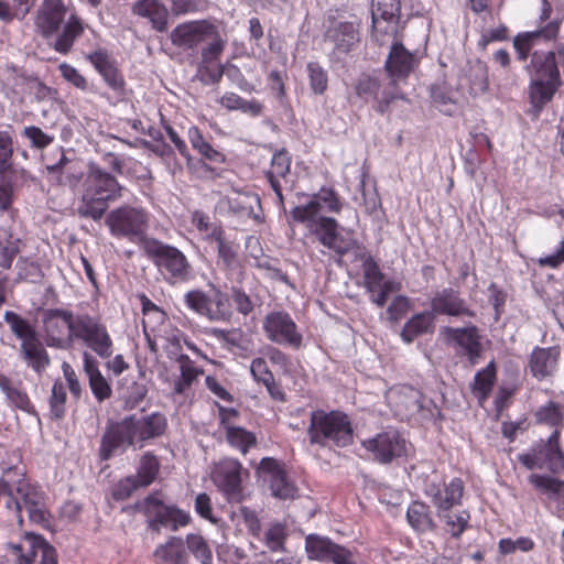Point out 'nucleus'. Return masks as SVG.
<instances>
[{"mask_svg":"<svg viewBox=\"0 0 564 564\" xmlns=\"http://www.w3.org/2000/svg\"><path fill=\"white\" fill-rule=\"evenodd\" d=\"M45 343L48 347L67 349L75 340H82L100 358L112 355V339L98 317L73 314L70 311L50 308L43 314Z\"/></svg>","mask_w":564,"mask_h":564,"instance_id":"obj_1","label":"nucleus"},{"mask_svg":"<svg viewBox=\"0 0 564 564\" xmlns=\"http://www.w3.org/2000/svg\"><path fill=\"white\" fill-rule=\"evenodd\" d=\"M123 187L110 173L102 171L95 164H90L86 174L83 193L76 208L82 218L100 220L109 203L122 196Z\"/></svg>","mask_w":564,"mask_h":564,"instance_id":"obj_2","label":"nucleus"},{"mask_svg":"<svg viewBox=\"0 0 564 564\" xmlns=\"http://www.w3.org/2000/svg\"><path fill=\"white\" fill-rule=\"evenodd\" d=\"M289 225L292 223L304 224L310 234L315 235L318 241L339 256L358 247V241L351 230L344 234L338 231V223L335 218L323 215L305 214L302 209H292Z\"/></svg>","mask_w":564,"mask_h":564,"instance_id":"obj_3","label":"nucleus"},{"mask_svg":"<svg viewBox=\"0 0 564 564\" xmlns=\"http://www.w3.org/2000/svg\"><path fill=\"white\" fill-rule=\"evenodd\" d=\"M307 435L312 445L345 447L352 441V427L348 416L339 411H313Z\"/></svg>","mask_w":564,"mask_h":564,"instance_id":"obj_4","label":"nucleus"},{"mask_svg":"<svg viewBox=\"0 0 564 564\" xmlns=\"http://www.w3.org/2000/svg\"><path fill=\"white\" fill-rule=\"evenodd\" d=\"M463 492L464 484L460 478L452 479L444 488L434 482H429L425 487L426 496L432 499L438 517L444 519L446 530L454 538H458L464 532L469 520L467 511L452 512V508L460 503Z\"/></svg>","mask_w":564,"mask_h":564,"instance_id":"obj_5","label":"nucleus"},{"mask_svg":"<svg viewBox=\"0 0 564 564\" xmlns=\"http://www.w3.org/2000/svg\"><path fill=\"white\" fill-rule=\"evenodd\" d=\"M14 509L18 522L22 524L21 512L26 511L30 521L42 524L47 521L43 497L25 479L0 480V503Z\"/></svg>","mask_w":564,"mask_h":564,"instance_id":"obj_6","label":"nucleus"},{"mask_svg":"<svg viewBox=\"0 0 564 564\" xmlns=\"http://www.w3.org/2000/svg\"><path fill=\"white\" fill-rule=\"evenodd\" d=\"M4 321L13 335L20 339V354L36 373L41 375L51 364V358L42 344L36 328L15 312L7 311Z\"/></svg>","mask_w":564,"mask_h":564,"instance_id":"obj_7","label":"nucleus"},{"mask_svg":"<svg viewBox=\"0 0 564 564\" xmlns=\"http://www.w3.org/2000/svg\"><path fill=\"white\" fill-rule=\"evenodd\" d=\"M145 253L167 283H185L192 279L193 267L176 247L153 240L145 246Z\"/></svg>","mask_w":564,"mask_h":564,"instance_id":"obj_8","label":"nucleus"},{"mask_svg":"<svg viewBox=\"0 0 564 564\" xmlns=\"http://www.w3.org/2000/svg\"><path fill=\"white\" fill-rule=\"evenodd\" d=\"M184 301L189 310L212 322H228L231 318L229 296L214 285L209 294L202 290L188 291Z\"/></svg>","mask_w":564,"mask_h":564,"instance_id":"obj_9","label":"nucleus"},{"mask_svg":"<svg viewBox=\"0 0 564 564\" xmlns=\"http://www.w3.org/2000/svg\"><path fill=\"white\" fill-rule=\"evenodd\" d=\"M130 447L138 449L129 415L119 421L109 420L100 438L99 458L104 462L109 460L115 455L126 453Z\"/></svg>","mask_w":564,"mask_h":564,"instance_id":"obj_10","label":"nucleus"},{"mask_svg":"<svg viewBox=\"0 0 564 564\" xmlns=\"http://www.w3.org/2000/svg\"><path fill=\"white\" fill-rule=\"evenodd\" d=\"M149 518V527L159 532L161 527L177 531L189 522V516L174 506L165 505L158 494L149 495L138 505Z\"/></svg>","mask_w":564,"mask_h":564,"instance_id":"obj_11","label":"nucleus"},{"mask_svg":"<svg viewBox=\"0 0 564 564\" xmlns=\"http://www.w3.org/2000/svg\"><path fill=\"white\" fill-rule=\"evenodd\" d=\"M148 215L142 208L123 205L112 209L106 217L111 235L134 240L143 235Z\"/></svg>","mask_w":564,"mask_h":564,"instance_id":"obj_12","label":"nucleus"},{"mask_svg":"<svg viewBox=\"0 0 564 564\" xmlns=\"http://www.w3.org/2000/svg\"><path fill=\"white\" fill-rule=\"evenodd\" d=\"M560 431L555 429L544 444L519 456V462L528 469L547 468L553 473L564 471V454L558 443Z\"/></svg>","mask_w":564,"mask_h":564,"instance_id":"obj_13","label":"nucleus"},{"mask_svg":"<svg viewBox=\"0 0 564 564\" xmlns=\"http://www.w3.org/2000/svg\"><path fill=\"white\" fill-rule=\"evenodd\" d=\"M364 448L380 464H389L406 454V441L393 429H389L362 442Z\"/></svg>","mask_w":564,"mask_h":564,"instance_id":"obj_14","label":"nucleus"},{"mask_svg":"<svg viewBox=\"0 0 564 564\" xmlns=\"http://www.w3.org/2000/svg\"><path fill=\"white\" fill-rule=\"evenodd\" d=\"M305 551L308 560L328 561L334 564H358L349 549L333 542L327 536L310 534L305 539Z\"/></svg>","mask_w":564,"mask_h":564,"instance_id":"obj_15","label":"nucleus"},{"mask_svg":"<svg viewBox=\"0 0 564 564\" xmlns=\"http://www.w3.org/2000/svg\"><path fill=\"white\" fill-rule=\"evenodd\" d=\"M263 329L268 339L279 345L299 348L302 345V334L291 316L285 312H273L267 315Z\"/></svg>","mask_w":564,"mask_h":564,"instance_id":"obj_16","label":"nucleus"},{"mask_svg":"<svg viewBox=\"0 0 564 564\" xmlns=\"http://www.w3.org/2000/svg\"><path fill=\"white\" fill-rule=\"evenodd\" d=\"M242 465L234 458H225L215 464L212 470L214 484L230 501H238L241 496Z\"/></svg>","mask_w":564,"mask_h":564,"instance_id":"obj_17","label":"nucleus"},{"mask_svg":"<svg viewBox=\"0 0 564 564\" xmlns=\"http://www.w3.org/2000/svg\"><path fill=\"white\" fill-rule=\"evenodd\" d=\"M417 66V59L402 43L391 45L384 67L388 73L389 86L399 89V83L405 82Z\"/></svg>","mask_w":564,"mask_h":564,"instance_id":"obj_18","label":"nucleus"},{"mask_svg":"<svg viewBox=\"0 0 564 564\" xmlns=\"http://www.w3.org/2000/svg\"><path fill=\"white\" fill-rule=\"evenodd\" d=\"M355 89L359 97L375 99L377 101L376 110L379 113L387 112L393 100L404 98L399 89L389 86V80L382 85L377 78L370 76L359 78Z\"/></svg>","mask_w":564,"mask_h":564,"instance_id":"obj_19","label":"nucleus"},{"mask_svg":"<svg viewBox=\"0 0 564 564\" xmlns=\"http://www.w3.org/2000/svg\"><path fill=\"white\" fill-rule=\"evenodd\" d=\"M214 23L207 20H196L178 24L171 32V41L174 45L193 50L207 42V36L213 34Z\"/></svg>","mask_w":564,"mask_h":564,"instance_id":"obj_20","label":"nucleus"},{"mask_svg":"<svg viewBox=\"0 0 564 564\" xmlns=\"http://www.w3.org/2000/svg\"><path fill=\"white\" fill-rule=\"evenodd\" d=\"M561 20H551L545 25L528 32L518 33L513 39V47L519 61H525L531 50L541 42L555 40L560 31Z\"/></svg>","mask_w":564,"mask_h":564,"instance_id":"obj_21","label":"nucleus"},{"mask_svg":"<svg viewBox=\"0 0 564 564\" xmlns=\"http://www.w3.org/2000/svg\"><path fill=\"white\" fill-rule=\"evenodd\" d=\"M441 336L444 338L446 344L462 348L464 354L468 356L473 364H475L480 357L481 345L476 326L462 328L445 326L441 328Z\"/></svg>","mask_w":564,"mask_h":564,"instance_id":"obj_22","label":"nucleus"},{"mask_svg":"<svg viewBox=\"0 0 564 564\" xmlns=\"http://www.w3.org/2000/svg\"><path fill=\"white\" fill-rule=\"evenodd\" d=\"M129 417L134 431L138 449L143 448L148 442L161 437L167 429L165 415L159 412L140 417L132 414Z\"/></svg>","mask_w":564,"mask_h":564,"instance_id":"obj_23","label":"nucleus"},{"mask_svg":"<svg viewBox=\"0 0 564 564\" xmlns=\"http://www.w3.org/2000/svg\"><path fill=\"white\" fill-rule=\"evenodd\" d=\"M431 313L433 316L436 314L448 316H469L475 314L468 307L466 301L460 297L459 292L452 288H446L437 291L431 299Z\"/></svg>","mask_w":564,"mask_h":564,"instance_id":"obj_24","label":"nucleus"},{"mask_svg":"<svg viewBox=\"0 0 564 564\" xmlns=\"http://www.w3.org/2000/svg\"><path fill=\"white\" fill-rule=\"evenodd\" d=\"M66 7L62 0H44L37 11L35 26L45 37L56 33L65 20Z\"/></svg>","mask_w":564,"mask_h":564,"instance_id":"obj_25","label":"nucleus"},{"mask_svg":"<svg viewBox=\"0 0 564 564\" xmlns=\"http://www.w3.org/2000/svg\"><path fill=\"white\" fill-rule=\"evenodd\" d=\"M262 473L267 475L265 480L270 485L271 492L280 499L293 498L295 487L288 480L285 471L280 467L278 460L265 457L260 463Z\"/></svg>","mask_w":564,"mask_h":564,"instance_id":"obj_26","label":"nucleus"},{"mask_svg":"<svg viewBox=\"0 0 564 564\" xmlns=\"http://www.w3.org/2000/svg\"><path fill=\"white\" fill-rule=\"evenodd\" d=\"M325 40L333 43L339 53H347L359 41V36L354 22L330 20Z\"/></svg>","mask_w":564,"mask_h":564,"instance_id":"obj_27","label":"nucleus"},{"mask_svg":"<svg viewBox=\"0 0 564 564\" xmlns=\"http://www.w3.org/2000/svg\"><path fill=\"white\" fill-rule=\"evenodd\" d=\"M389 399L395 413L402 419L419 413L423 408L422 393L412 387L403 386L391 391Z\"/></svg>","mask_w":564,"mask_h":564,"instance_id":"obj_28","label":"nucleus"},{"mask_svg":"<svg viewBox=\"0 0 564 564\" xmlns=\"http://www.w3.org/2000/svg\"><path fill=\"white\" fill-rule=\"evenodd\" d=\"M560 57L553 52L532 54L531 63L528 66L531 78L541 80H553L561 83L558 70Z\"/></svg>","mask_w":564,"mask_h":564,"instance_id":"obj_29","label":"nucleus"},{"mask_svg":"<svg viewBox=\"0 0 564 564\" xmlns=\"http://www.w3.org/2000/svg\"><path fill=\"white\" fill-rule=\"evenodd\" d=\"M560 349L557 347L535 348L530 357L531 373L541 380L551 376L557 366Z\"/></svg>","mask_w":564,"mask_h":564,"instance_id":"obj_30","label":"nucleus"},{"mask_svg":"<svg viewBox=\"0 0 564 564\" xmlns=\"http://www.w3.org/2000/svg\"><path fill=\"white\" fill-rule=\"evenodd\" d=\"M158 564H187L188 553L185 542L180 536H170L164 543L159 544L153 552Z\"/></svg>","mask_w":564,"mask_h":564,"instance_id":"obj_31","label":"nucleus"},{"mask_svg":"<svg viewBox=\"0 0 564 564\" xmlns=\"http://www.w3.org/2000/svg\"><path fill=\"white\" fill-rule=\"evenodd\" d=\"M84 369L89 379V387L95 398L102 402L111 395V387L100 373L97 360L89 354L84 352Z\"/></svg>","mask_w":564,"mask_h":564,"instance_id":"obj_32","label":"nucleus"},{"mask_svg":"<svg viewBox=\"0 0 564 564\" xmlns=\"http://www.w3.org/2000/svg\"><path fill=\"white\" fill-rule=\"evenodd\" d=\"M340 208L341 204L336 193L332 188H321L307 204L295 206L293 209H302L307 215H321L324 209L328 213H339Z\"/></svg>","mask_w":564,"mask_h":564,"instance_id":"obj_33","label":"nucleus"},{"mask_svg":"<svg viewBox=\"0 0 564 564\" xmlns=\"http://www.w3.org/2000/svg\"><path fill=\"white\" fill-rule=\"evenodd\" d=\"M177 361L180 364L181 375L174 381L171 393L173 395H184L198 377L203 375V369L196 367L187 355H180Z\"/></svg>","mask_w":564,"mask_h":564,"instance_id":"obj_34","label":"nucleus"},{"mask_svg":"<svg viewBox=\"0 0 564 564\" xmlns=\"http://www.w3.org/2000/svg\"><path fill=\"white\" fill-rule=\"evenodd\" d=\"M434 316L431 312H422L412 316L401 330V338L406 344H411L416 337L433 333Z\"/></svg>","mask_w":564,"mask_h":564,"instance_id":"obj_35","label":"nucleus"},{"mask_svg":"<svg viewBox=\"0 0 564 564\" xmlns=\"http://www.w3.org/2000/svg\"><path fill=\"white\" fill-rule=\"evenodd\" d=\"M83 32L84 25L82 20L76 14H72L63 26L62 32L56 37L54 50L58 53L67 54L72 50L74 42Z\"/></svg>","mask_w":564,"mask_h":564,"instance_id":"obj_36","label":"nucleus"},{"mask_svg":"<svg viewBox=\"0 0 564 564\" xmlns=\"http://www.w3.org/2000/svg\"><path fill=\"white\" fill-rule=\"evenodd\" d=\"M465 78L468 82L470 94L477 96L485 93L489 86L487 65L480 59L469 62Z\"/></svg>","mask_w":564,"mask_h":564,"instance_id":"obj_37","label":"nucleus"},{"mask_svg":"<svg viewBox=\"0 0 564 564\" xmlns=\"http://www.w3.org/2000/svg\"><path fill=\"white\" fill-rule=\"evenodd\" d=\"M13 551L19 557V564H31L37 557L41 558L39 564H57L55 549L46 543H42L37 546H30L26 554H20L22 552L21 545H14Z\"/></svg>","mask_w":564,"mask_h":564,"instance_id":"obj_38","label":"nucleus"},{"mask_svg":"<svg viewBox=\"0 0 564 564\" xmlns=\"http://www.w3.org/2000/svg\"><path fill=\"white\" fill-rule=\"evenodd\" d=\"M406 519L410 525L417 532H427L435 528L429 506L414 501L406 511Z\"/></svg>","mask_w":564,"mask_h":564,"instance_id":"obj_39","label":"nucleus"},{"mask_svg":"<svg viewBox=\"0 0 564 564\" xmlns=\"http://www.w3.org/2000/svg\"><path fill=\"white\" fill-rule=\"evenodd\" d=\"M400 10V0H372V22L381 29L386 21H399Z\"/></svg>","mask_w":564,"mask_h":564,"instance_id":"obj_40","label":"nucleus"},{"mask_svg":"<svg viewBox=\"0 0 564 564\" xmlns=\"http://www.w3.org/2000/svg\"><path fill=\"white\" fill-rule=\"evenodd\" d=\"M561 86V83L553 80H541L531 78L530 85V99L532 105L535 108L541 109L545 104H547L557 88Z\"/></svg>","mask_w":564,"mask_h":564,"instance_id":"obj_41","label":"nucleus"},{"mask_svg":"<svg viewBox=\"0 0 564 564\" xmlns=\"http://www.w3.org/2000/svg\"><path fill=\"white\" fill-rule=\"evenodd\" d=\"M225 435L227 442L242 454L257 443L254 434L240 426L226 425Z\"/></svg>","mask_w":564,"mask_h":564,"instance_id":"obj_42","label":"nucleus"},{"mask_svg":"<svg viewBox=\"0 0 564 564\" xmlns=\"http://www.w3.org/2000/svg\"><path fill=\"white\" fill-rule=\"evenodd\" d=\"M0 388L13 405L25 412L32 411V404L28 394L19 387L14 386L11 379L2 373H0Z\"/></svg>","mask_w":564,"mask_h":564,"instance_id":"obj_43","label":"nucleus"},{"mask_svg":"<svg viewBox=\"0 0 564 564\" xmlns=\"http://www.w3.org/2000/svg\"><path fill=\"white\" fill-rule=\"evenodd\" d=\"M160 464L155 455L145 453L141 459L137 471L133 477L138 479L141 486L147 487L152 484L159 473Z\"/></svg>","mask_w":564,"mask_h":564,"instance_id":"obj_44","label":"nucleus"},{"mask_svg":"<svg viewBox=\"0 0 564 564\" xmlns=\"http://www.w3.org/2000/svg\"><path fill=\"white\" fill-rule=\"evenodd\" d=\"M134 12L141 17H148L152 22H156L154 15H159V31L166 29V10L158 0H142L135 3Z\"/></svg>","mask_w":564,"mask_h":564,"instance_id":"obj_45","label":"nucleus"},{"mask_svg":"<svg viewBox=\"0 0 564 564\" xmlns=\"http://www.w3.org/2000/svg\"><path fill=\"white\" fill-rule=\"evenodd\" d=\"M529 481L539 491L549 495L550 497H564V481L550 476H541L532 474Z\"/></svg>","mask_w":564,"mask_h":564,"instance_id":"obj_46","label":"nucleus"},{"mask_svg":"<svg viewBox=\"0 0 564 564\" xmlns=\"http://www.w3.org/2000/svg\"><path fill=\"white\" fill-rule=\"evenodd\" d=\"M186 546L188 551L202 564H212L213 553L207 541L197 533H189L186 535Z\"/></svg>","mask_w":564,"mask_h":564,"instance_id":"obj_47","label":"nucleus"},{"mask_svg":"<svg viewBox=\"0 0 564 564\" xmlns=\"http://www.w3.org/2000/svg\"><path fill=\"white\" fill-rule=\"evenodd\" d=\"M496 379V369L494 362H490L485 369L478 371L473 383V391L478 394L479 400H484L491 391Z\"/></svg>","mask_w":564,"mask_h":564,"instance_id":"obj_48","label":"nucleus"},{"mask_svg":"<svg viewBox=\"0 0 564 564\" xmlns=\"http://www.w3.org/2000/svg\"><path fill=\"white\" fill-rule=\"evenodd\" d=\"M47 170L50 172L59 171V175L57 177L58 184L69 186L70 188H75L84 176L83 171L77 169L75 165H65L64 158L58 162V164L47 166Z\"/></svg>","mask_w":564,"mask_h":564,"instance_id":"obj_49","label":"nucleus"},{"mask_svg":"<svg viewBox=\"0 0 564 564\" xmlns=\"http://www.w3.org/2000/svg\"><path fill=\"white\" fill-rule=\"evenodd\" d=\"M206 46L202 50V58L204 62H214L224 52L226 40L221 37L217 25L213 26V34L207 36Z\"/></svg>","mask_w":564,"mask_h":564,"instance_id":"obj_50","label":"nucleus"},{"mask_svg":"<svg viewBox=\"0 0 564 564\" xmlns=\"http://www.w3.org/2000/svg\"><path fill=\"white\" fill-rule=\"evenodd\" d=\"M310 87L315 95H322L328 86L327 72L316 62H310L306 66Z\"/></svg>","mask_w":564,"mask_h":564,"instance_id":"obj_51","label":"nucleus"},{"mask_svg":"<svg viewBox=\"0 0 564 564\" xmlns=\"http://www.w3.org/2000/svg\"><path fill=\"white\" fill-rule=\"evenodd\" d=\"M534 545V541L528 536L507 538L499 541V552L503 555L514 554L516 552L527 553L532 551Z\"/></svg>","mask_w":564,"mask_h":564,"instance_id":"obj_52","label":"nucleus"},{"mask_svg":"<svg viewBox=\"0 0 564 564\" xmlns=\"http://www.w3.org/2000/svg\"><path fill=\"white\" fill-rule=\"evenodd\" d=\"M66 389L62 381H55L52 387L50 408L52 417L61 420L65 414Z\"/></svg>","mask_w":564,"mask_h":564,"instance_id":"obj_53","label":"nucleus"},{"mask_svg":"<svg viewBox=\"0 0 564 564\" xmlns=\"http://www.w3.org/2000/svg\"><path fill=\"white\" fill-rule=\"evenodd\" d=\"M535 416L540 423L557 429L563 421L562 406L555 402H549L536 411Z\"/></svg>","mask_w":564,"mask_h":564,"instance_id":"obj_54","label":"nucleus"},{"mask_svg":"<svg viewBox=\"0 0 564 564\" xmlns=\"http://www.w3.org/2000/svg\"><path fill=\"white\" fill-rule=\"evenodd\" d=\"M364 279L365 285L370 293H376L380 289L383 281V274L381 273L378 264L371 258L364 262Z\"/></svg>","mask_w":564,"mask_h":564,"instance_id":"obj_55","label":"nucleus"},{"mask_svg":"<svg viewBox=\"0 0 564 564\" xmlns=\"http://www.w3.org/2000/svg\"><path fill=\"white\" fill-rule=\"evenodd\" d=\"M250 371L253 378L262 382L270 394H273V386H274V377L272 372L269 370L268 365L264 359L257 358L251 362Z\"/></svg>","mask_w":564,"mask_h":564,"instance_id":"obj_56","label":"nucleus"},{"mask_svg":"<svg viewBox=\"0 0 564 564\" xmlns=\"http://www.w3.org/2000/svg\"><path fill=\"white\" fill-rule=\"evenodd\" d=\"M13 140L8 130L0 129V174L11 167Z\"/></svg>","mask_w":564,"mask_h":564,"instance_id":"obj_57","label":"nucleus"},{"mask_svg":"<svg viewBox=\"0 0 564 564\" xmlns=\"http://www.w3.org/2000/svg\"><path fill=\"white\" fill-rule=\"evenodd\" d=\"M291 156L288 151L280 150L274 153L271 161V170L268 172V177L281 176L285 178L290 172Z\"/></svg>","mask_w":564,"mask_h":564,"instance_id":"obj_58","label":"nucleus"},{"mask_svg":"<svg viewBox=\"0 0 564 564\" xmlns=\"http://www.w3.org/2000/svg\"><path fill=\"white\" fill-rule=\"evenodd\" d=\"M285 538V528L280 523H275L265 533V544L273 552L281 551L283 550Z\"/></svg>","mask_w":564,"mask_h":564,"instance_id":"obj_59","label":"nucleus"},{"mask_svg":"<svg viewBox=\"0 0 564 564\" xmlns=\"http://www.w3.org/2000/svg\"><path fill=\"white\" fill-rule=\"evenodd\" d=\"M142 487L133 476L126 477L113 487L112 496L116 500L128 499L134 490Z\"/></svg>","mask_w":564,"mask_h":564,"instance_id":"obj_60","label":"nucleus"},{"mask_svg":"<svg viewBox=\"0 0 564 564\" xmlns=\"http://www.w3.org/2000/svg\"><path fill=\"white\" fill-rule=\"evenodd\" d=\"M398 21H386L381 24V29L376 28V23L372 22V37L379 45H384L390 39L397 33Z\"/></svg>","mask_w":564,"mask_h":564,"instance_id":"obj_61","label":"nucleus"},{"mask_svg":"<svg viewBox=\"0 0 564 564\" xmlns=\"http://www.w3.org/2000/svg\"><path fill=\"white\" fill-rule=\"evenodd\" d=\"M23 135L28 138L32 145L37 149H43L52 143L53 137L43 132L39 127L30 126L24 128Z\"/></svg>","mask_w":564,"mask_h":564,"instance_id":"obj_62","label":"nucleus"},{"mask_svg":"<svg viewBox=\"0 0 564 564\" xmlns=\"http://www.w3.org/2000/svg\"><path fill=\"white\" fill-rule=\"evenodd\" d=\"M59 70L65 80L79 89H86L87 82L75 67L64 63L59 65Z\"/></svg>","mask_w":564,"mask_h":564,"instance_id":"obj_63","label":"nucleus"},{"mask_svg":"<svg viewBox=\"0 0 564 564\" xmlns=\"http://www.w3.org/2000/svg\"><path fill=\"white\" fill-rule=\"evenodd\" d=\"M231 299L237 311L242 315H248L253 311V303L248 294L239 289H234Z\"/></svg>","mask_w":564,"mask_h":564,"instance_id":"obj_64","label":"nucleus"}]
</instances>
